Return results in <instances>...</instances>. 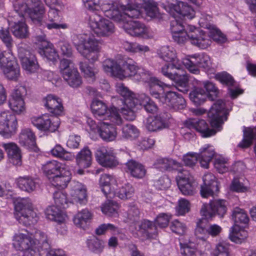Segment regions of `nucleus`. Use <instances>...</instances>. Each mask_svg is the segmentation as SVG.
Here are the masks:
<instances>
[{
    "label": "nucleus",
    "instance_id": "obj_21",
    "mask_svg": "<svg viewBox=\"0 0 256 256\" xmlns=\"http://www.w3.org/2000/svg\"><path fill=\"white\" fill-rule=\"evenodd\" d=\"M204 184L201 186L200 194L203 198L214 196L215 192L219 191L218 182L215 176L211 174H205L202 178Z\"/></svg>",
    "mask_w": 256,
    "mask_h": 256
},
{
    "label": "nucleus",
    "instance_id": "obj_22",
    "mask_svg": "<svg viewBox=\"0 0 256 256\" xmlns=\"http://www.w3.org/2000/svg\"><path fill=\"white\" fill-rule=\"evenodd\" d=\"M18 58L22 68L30 72H34L38 68L35 56L28 50L20 48L18 52Z\"/></svg>",
    "mask_w": 256,
    "mask_h": 256
},
{
    "label": "nucleus",
    "instance_id": "obj_64",
    "mask_svg": "<svg viewBox=\"0 0 256 256\" xmlns=\"http://www.w3.org/2000/svg\"><path fill=\"white\" fill-rule=\"evenodd\" d=\"M191 244V243L180 242L181 256H196V250Z\"/></svg>",
    "mask_w": 256,
    "mask_h": 256
},
{
    "label": "nucleus",
    "instance_id": "obj_41",
    "mask_svg": "<svg viewBox=\"0 0 256 256\" xmlns=\"http://www.w3.org/2000/svg\"><path fill=\"white\" fill-rule=\"evenodd\" d=\"M114 180L113 177L108 174H102L99 180L100 186L102 191L107 197L111 198L114 195L111 188V184Z\"/></svg>",
    "mask_w": 256,
    "mask_h": 256
},
{
    "label": "nucleus",
    "instance_id": "obj_16",
    "mask_svg": "<svg viewBox=\"0 0 256 256\" xmlns=\"http://www.w3.org/2000/svg\"><path fill=\"white\" fill-rule=\"evenodd\" d=\"M96 158L102 166L113 168L118 164L114 150L104 146L99 148L96 152Z\"/></svg>",
    "mask_w": 256,
    "mask_h": 256
},
{
    "label": "nucleus",
    "instance_id": "obj_4",
    "mask_svg": "<svg viewBox=\"0 0 256 256\" xmlns=\"http://www.w3.org/2000/svg\"><path fill=\"white\" fill-rule=\"evenodd\" d=\"M72 42L80 54L89 61L98 60L102 49V42L94 37L86 38L83 34L75 35Z\"/></svg>",
    "mask_w": 256,
    "mask_h": 256
},
{
    "label": "nucleus",
    "instance_id": "obj_18",
    "mask_svg": "<svg viewBox=\"0 0 256 256\" xmlns=\"http://www.w3.org/2000/svg\"><path fill=\"white\" fill-rule=\"evenodd\" d=\"M6 60H4L0 69L8 80L17 81L20 76V68L16 60L12 56Z\"/></svg>",
    "mask_w": 256,
    "mask_h": 256
},
{
    "label": "nucleus",
    "instance_id": "obj_31",
    "mask_svg": "<svg viewBox=\"0 0 256 256\" xmlns=\"http://www.w3.org/2000/svg\"><path fill=\"white\" fill-rule=\"evenodd\" d=\"M113 125H116L110 120L104 122L99 130L100 136L102 140L108 142L114 140L117 136L116 128Z\"/></svg>",
    "mask_w": 256,
    "mask_h": 256
},
{
    "label": "nucleus",
    "instance_id": "obj_45",
    "mask_svg": "<svg viewBox=\"0 0 256 256\" xmlns=\"http://www.w3.org/2000/svg\"><path fill=\"white\" fill-rule=\"evenodd\" d=\"M11 31L14 36L18 38H26L28 36V27L24 22H14L11 27Z\"/></svg>",
    "mask_w": 256,
    "mask_h": 256
},
{
    "label": "nucleus",
    "instance_id": "obj_14",
    "mask_svg": "<svg viewBox=\"0 0 256 256\" xmlns=\"http://www.w3.org/2000/svg\"><path fill=\"white\" fill-rule=\"evenodd\" d=\"M32 123L38 130L44 132H54L60 124V120L57 116H50L44 114L31 118Z\"/></svg>",
    "mask_w": 256,
    "mask_h": 256
},
{
    "label": "nucleus",
    "instance_id": "obj_15",
    "mask_svg": "<svg viewBox=\"0 0 256 256\" xmlns=\"http://www.w3.org/2000/svg\"><path fill=\"white\" fill-rule=\"evenodd\" d=\"M176 180L178 188L184 195L192 196L196 193V183L192 180L188 171L184 168L180 170Z\"/></svg>",
    "mask_w": 256,
    "mask_h": 256
},
{
    "label": "nucleus",
    "instance_id": "obj_20",
    "mask_svg": "<svg viewBox=\"0 0 256 256\" xmlns=\"http://www.w3.org/2000/svg\"><path fill=\"white\" fill-rule=\"evenodd\" d=\"M160 102L176 110H183L186 106V102L182 96L171 91L166 92L160 98Z\"/></svg>",
    "mask_w": 256,
    "mask_h": 256
},
{
    "label": "nucleus",
    "instance_id": "obj_27",
    "mask_svg": "<svg viewBox=\"0 0 256 256\" xmlns=\"http://www.w3.org/2000/svg\"><path fill=\"white\" fill-rule=\"evenodd\" d=\"M138 228V232L145 239L154 238L157 235L156 226L152 221L144 219L140 222Z\"/></svg>",
    "mask_w": 256,
    "mask_h": 256
},
{
    "label": "nucleus",
    "instance_id": "obj_47",
    "mask_svg": "<svg viewBox=\"0 0 256 256\" xmlns=\"http://www.w3.org/2000/svg\"><path fill=\"white\" fill-rule=\"evenodd\" d=\"M38 52L52 62L56 60L58 57L52 44L49 42H44V46H42V48H39Z\"/></svg>",
    "mask_w": 256,
    "mask_h": 256
},
{
    "label": "nucleus",
    "instance_id": "obj_32",
    "mask_svg": "<svg viewBox=\"0 0 256 256\" xmlns=\"http://www.w3.org/2000/svg\"><path fill=\"white\" fill-rule=\"evenodd\" d=\"M86 192L85 186L82 183L74 182L72 184L70 195L74 202L80 204L84 203L86 198Z\"/></svg>",
    "mask_w": 256,
    "mask_h": 256
},
{
    "label": "nucleus",
    "instance_id": "obj_40",
    "mask_svg": "<svg viewBox=\"0 0 256 256\" xmlns=\"http://www.w3.org/2000/svg\"><path fill=\"white\" fill-rule=\"evenodd\" d=\"M199 86L196 84L189 94L190 100L196 105H200L206 100L207 98H210L206 90Z\"/></svg>",
    "mask_w": 256,
    "mask_h": 256
},
{
    "label": "nucleus",
    "instance_id": "obj_10",
    "mask_svg": "<svg viewBox=\"0 0 256 256\" xmlns=\"http://www.w3.org/2000/svg\"><path fill=\"white\" fill-rule=\"evenodd\" d=\"M228 202L224 200L218 199L210 201L209 204H204L200 214L206 218L212 219L217 215L223 218L227 212Z\"/></svg>",
    "mask_w": 256,
    "mask_h": 256
},
{
    "label": "nucleus",
    "instance_id": "obj_38",
    "mask_svg": "<svg viewBox=\"0 0 256 256\" xmlns=\"http://www.w3.org/2000/svg\"><path fill=\"white\" fill-rule=\"evenodd\" d=\"M167 86L164 82L160 81L156 78H151L149 83V91L150 95L159 100L160 102V98L164 96V87Z\"/></svg>",
    "mask_w": 256,
    "mask_h": 256
},
{
    "label": "nucleus",
    "instance_id": "obj_1",
    "mask_svg": "<svg viewBox=\"0 0 256 256\" xmlns=\"http://www.w3.org/2000/svg\"><path fill=\"white\" fill-rule=\"evenodd\" d=\"M228 114L224 102L218 100L212 106L208 114L212 128L204 120L190 118L186 121L184 124L189 129L196 130L203 138L210 137L222 130V124L227 120Z\"/></svg>",
    "mask_w": 256,
    "mask_h": 256
},
{
    "label": "nucleus",
    "instance_id": "obj_8",
    "mask_svg": "<svg viewBox=\"0 0 256 256\" xmlns=\"http://www.w3.org/2000/svg\"><path fill=\"white\" fill-rule=\"evenodd\" d=\"M60 74L64 80L72 88L79 87L82 84V77L76 68L70 60L63 58L59 66Z\"/></svg>",
    "mask_w": 256,
    "mask_h": 256
},
{
    "label": "nucleus",
    "instance_id": "obj_56",
    "mask_svg": "<svg viewBox=\"0 0 256 256\" xmlns=\"http://www.w3.org/2000/svg\"><path fill=\"white\" fill-rule=\"evenodd\" d=\"M232 217L236 224L238 223L246 224L249 221L247 214L243 209L239 208H236L234 210Z\"/></svg>",
    "mask_w": 256,
    "mask_h": 256
},
{
    "label": "nucleus",
    "instance_id": "obj_43",
    "mask_svg": "<svg viewBox=\"0 0 256 256\" xmlns=\"http://www.w3.org/2000/svg\"><path fill=\"white\" fill-rule=\"evenodd\" d=\"M138 105V102L136 100L132 101L130 99L126 100V104L121 108V112L126 120L132 121L135 119L134 108Z\"/></svg>",
    "mask_w": 256,
    "mask_h": 256
},
{
    "label": "nucleus",
    "instance_id": "obj_63",
    "mask_svg": "<svg viewBox=\"0 0 256 256\" xmlns=\"http://www.w3.org/2000/svg\"><path fill=\"white\" fill-rule=\"evenodd\" d=\"M13 7L14 10L20 16L24 18L25 14L28 12V8L24 0H16L14 2Z\"/></svg>",
    "mask_w": 256,
    "mask_h": 256
},
{
    "label": "nucleus",
    "instance_id": "obj_58",
    "mask_svg": "<svg viewBox=\"0 0 256 256\" xmlns=\"http://www.w3.org/2000/svg\"><path fill=\"white\" fill-rule=\"evenodd\" d=\"M134 192V188L129 184H124L120 188L114 195L122 200H126L130 198Z\"/></svg>",
    "mask_w": 256,
    "mask_h": 256
},
{
    "label": "nucleus",
    "instance_id": "obj_9",
    "mask_svg": "<svg viewBox=\"0 0 256 256\" xmlns=\"http://www.w3.org/2000/svg\"><path fill=\"white\" fill-rule=\"evenodd\" d=\"M89 24L94 32L100 36H109L114 31V24L108 20L102 18L96 13L90 16Z\"/></svg>",
    "mask_w": 256,
    "mask_h": 256
},
{
    "label": "nucleus",
    "instance_id": "obj_3",
    "mask_svg": "<svg viewBox=\"0 0 256 256\" xmlns=\"http://www.w3.org/2000/svg\"><path fill=\"white\" fill-rule=\"evenodd\" d=\"M102 66L106 73L120 79L136 76L138 80L146 81V73L131 59L120 60L118 62L109 58L106 59L104 61Z\"/></svg>",
    "mask_w": 256,
    "mask_h": 256
},
{
    "label": "nucleus",
    "instance_id": "obj_2",
    "mask_svg": "<svg viewBox=\"0 0 256 256\" xmlns=\"http://www.w3.org/2000/svg\"><path fill=\"white\" fill-rule=\"evenodd\" d=\"M142 0H136L134 3L130 0H121L116 5L104 3L100 5V8L104 16L116 22L124 20L126 16L129 18H137L141 15L140 8L142 4L139 2Z\"/></svg>",
    "mask_w": 256,
    "mask_h": 256
},
{
    "label": "nucleus",
    "instance_id": "obj_17",
    "mask_svg": "<svg viewBox=\"0 0 256 256\" xmlns=\"http://www.w3.org/2000/svg\"><path fill=\"white\" fill-rule=\"evenodd\" d=\"M12 244L17 250L21 252L32 250L35 245V241L32 234L18 232L14 234L12 238Z\"/></svg>",
    "mask_w": 256,
    "mask_h": 256
},
{
    "label": "nucleus",
    "instance_id": "obj_12",
    "mask_svg": "<svg viewBox=\"0 0 256 256\" xmlns=\"http://www.w3.org/2000/svg\"><path fill=\"white\" fill-rule=\"evenodd\" d=\"M205 217L198 220L195 229L196 236L203 240H206L209 236H216L221 232L222 228L216 224H210Z\"/></svg>",
    "mask_w": 256,
    "mask_h": 256
},
{
    "label": "nucleus",
    "instance_id": "obj_37",
    "mask_svg": "<svg viewBox=\"0 0 256 256\" xmlns=\"http://www.w3.org/2000/svg\"><path fill=\"white\" fill-rule=\"evenodd\" d=\"M76 162L79 167L88 168L92 162V154L88 146L84 147L76 156Z\"/></svg>",
    "mask_w": 256,
    "mask_h": 256
},
{
    "label": "nucleus",
    "instance_id": "obj_51",
    "mask_svg": "<svg viewBox=\"0 0 256 256\" xmlns=\"http://www.w3.org/2000/svg\"><path fill=\"white\" fill-rule=\"evenodd\" d=\"M142 106L148 112L154 114L157 112L156 104L146 95L142 94L138 98V105Z\"/></svg>",
    "mask_w": 256,
    "mask_h": 256
},
{
    "label": "nucleus",
    "instance_id": "obj_57",
    "mask_svg": "<svg viewBox=\"0 0 256 256\" xmlns=\"http://www.w3.org/2000/svg\"><path fill=\"white\" fill-rule=\"evenodd\" d=\"M8 106L13 112L18 114H24L26 111L24 99L10 98Z\"/></svg>",
    "mask_w": 256,
    "mask_h": 256
},
{
    "label": "nucleus",
    "instance_id": "obj_24",
    "mask_svg": "<svg viewBox=\"0 0 256 256\" xmlns=\"http://www.w3.org/2000/svg\"><path fill=\"white\" fill-rule=\"evenodd\" d=\"M19 142L21 146L27 149L35 152L38 151L36 142V136L29 128H25L21 131L19 136Z\"/></svg>",
    "mask_w": 256,
    "mask_h": 256
},
{
    "label": "nucleus",
    "instance_id": "obj_55",
    "mask_svg": "<svg viewBox=\"0 0 256 256\" xmlns=\"http://www.w3.org/2000/svg\"><path fill=\"white\" fill-rule=\"evenodd\" d=\"M181 68V64L172 63L164 64L161 68V72L166 77L171 80L177 74L174 70H180Z\"/></svg>",
    "mask_w": 256,
    "mask_h": 256
},
{
    "label": "nucleus",
    "instance_id": "obj_60",
    "mask_svg": "<svg viewBox=\"0 0 256 256\" xmlns=\"http://www.w3.org/2000/svg\"><path fill=\"white\" fill-rule=\"evenodd\" d=\"M116 91L124 98V102L126 104L127 99L132 101L136 100L138 102V98L135 97V94L130 91L128 88L124 86L123 84H118L116 86Z\"/></svg>",
    "mask_w": 256,
    "mask_h": 256
},
{
    "label": "nucleus",
    "instance_id": "obj_48",
    "mask_svg": "<svg viewBox=\"0 0 256 256\" xmlns=\"http://www.w3.org/2000/svg\"><path fill=\"white\" fill-rule=\"evenodd\" d=\"M17 184L22 190L31 192L36 190L37 182L32 177L24 176L20 177L18 179Z\"/></svg>",
    "mask_w": 256,
    "mask_h": 256
},
{
    "label": "nucleus",
    "instance_id": "obj_53",
    "mask_svg": "<svg viewBox=\"0 0 256 256\" xmlns=\"http://www.w3.org/2000/svg\"><path fill=\"white\" fill-rule=\"evenodd\" d=\"M118 209V203L112 200L106 201L101 206L102 212L109 216H117Z\"/></svg>",
    "mask_w": 256,
    "mask_h": 256
},
{
    "label": "nucleus",
    "instance_id": "obj_5",
    "mask_svg": "<svg viewBox=\"0 0 256 256\" xmlns=\"http://www.w3.org/2000/svg\"><path fill=\"white\" fill-rule=\"evenodd\" d=\"M15 210L20 214L18 221L24 226L36 223L38 218L34 210L31 200L28 198L18 200L15 203Z\"/></svg>",
    "mask_w": 256,
    "mask_h": 256
},
{
    "label": "nucleus",
    "instance_id": "obj_29",
    "mask_svg": "<svg viewBox=\"0 0 256 256\" xmlns=\"http://www.w3.org/2000/svg\"><path fill=\"white\" fill-rule=\"evenodd\" d=\"M192 44L201 49H206L212 44L211 37L206 32L200 30L198 34L190 35Z\"/></svg>",
    "mask_w": 256,
    "mask_h": 256
},
{
    "label": "nucleus",
    "instance_id": "obj_54",
    "mask_svg": "<svg viewBox=\"0 0 256 256\" xmlns=\"http://www.w3.org/2000/svg\"><path fill=\"white\" fill-rule=\"evenodd\" d=\"M92 218L90 212L86 209L79 212L74 218V224L79 227H84Z\"/></svg>",
    "mask_w": 256,
    "mask_h": 256
},
{
    "label": "nucleus",
    "instance_id": "obj_50",
    "mask_svg": "<svg viewBox=\"0 0 256 256\" xmlns=\"http://www.w3.org/2000/svg\"><path fill=\"white\" fill-rule=\"evenodd\" d=\"M86 244L88 250L96 254H101L104 248V242L95 236L88 239Z\"/></svg>",
    "mask_w": 256,
    "mask_h": 256
},
{
    "label": "nucleus",
    "instance_id": "obj_46",
    "mask_svg": "<svg viewBox=\"0 0 256 256\" xmlns=\"http://www.w3.org/2000/svg\"><path fill=\"white\" fill-rule=\"evenodd\" d=\"M5 19H0V40L6 47L10 50L13 46V39L8 28H4L3 24L6 23Z\"/></svg>",
    "mask_w": 256,
    "mask_h": 256
},
{
    "label": "nucleus",
    "instance_id": "obj_44",
    "mask_svg": "<svg viewBox=\"0 0 256 256\" xmlns=\"http://www.w3.org/2000/svg\"><path fill=\"white\" fill-rule=\"evenodd\" d=\"M61 208L56 205L49 206L45 212L46 218L58 223L62 222L64 220V216Z\"/></svg>",
    "mask_w": 256,
    "mask_h": 256
},
{
    "label": "nucleus",
    "instance_id": "obj_19",
    "mask_svg": "<svg viewBox=\"0 0 256 256\" xmlns=\"http://www.w3.org/2000/svg\"><path fill=\"white\" fill-rule=\"evenodd\" d=\"M126 16L122 23V28L129 34L134 36H144L148 34V29L145 24L138 20H127Z\"/></svg>",
    "mask_w": 256,
    "mask_h": 256
},
{
    "label": "nucleus",
    "instance_id": "obj_52",
    "mask_svg": "<svg viewBox=\"0 0 256 256\" xmlns=\"http://www.w3.org/2000/svg\"><path fill=\"white\" fill-rule=\"evenodd\" d=\"M50 152L52 156L65 160H72L74 158L72 153L64 150L60 144L56 145L51 150Z\"/></svg>",
    "mask_w": 256,
    "mask_h": 256
},
{
    "label": "nucleus",
    "instance_id": "obj_28",
    "mask_svg": "<svg viewBox=\"0 0 256 256\" xmlns=\"http://www.w3.org/2000/svg\"><path fill=\"white\" fill-rule=\"evenodd\" d=\"M215 154L214 150L212 146L206 144L202 147L198 154L201 166L205 168H208L210 163Z\"/></svg>",
    "mask_w": 256,
    "mask_h": 256
},
{
    "label": "nucleus",
    "instance_id": "obj_6",
    "mask_svg": "<svg viewBox=\"0 0 256 256\" xmlns=\"http://www.w3.org/2000/svg\"><path fill=\"white\" fill-rule=\"evenodd\" d=\"M160 6L166 10L172 17L191 20L194 16V11L187 4L178 0H166Z\"/></svg>",
    "mask_w": 256,
    "mask_h": 256
},
{
    "label": "nucleus",
    "instance_id": "obj_23",
    "mask_svg": "<svg viewBox=\"0 0 256 256\" xmlns=\"http://www.w3.org/2000/svg\"><path fill=\"white\" fill-rule=\"evenodd\" d=\"M48 20L46 21L38 22L40 25L46 27L48 30L52 29H66L68 26L66 24H60L62 18L59 15L58 11L53 8H50L48 12Z\"/></svg>",
    "mask_w": 256,
    "mask_h": 256
},
{
    "label": "nucleus",
    "instance_id": "obj_34",
    "mask_svg": "<svg viewBox=\"0 0 256 256\" xmlns=\"http://www.w3.org/2000/svg\"><path fill=\"white\" fill-rule=\"evenodd\" d=\"M2 146L5 149L10 162L14 165L21 164V153L18 146L14 142L4 143Z\"/></svg>",
    "mask_w": 256,
    "mask_h": 256
},
{
    "label": "nucleus",
    "instance_id": "obj_49",
    "mask_svg": "<svg viewBox=\"0 0 256 256\" xmlns=\"http://www.w3.org/2000/svg\"><path fill=\"white\" fill-rule=\"evenodd\" d=\"M248 236V232L235 224L229 235L230 240L236 243H242Z\"/></svg>",
    "mask_w": 256,
    "mask_h": 256
},
{
    "label": "nucleus",
    "instance_id": "obj_39",
    "mask_svg": "<svg viewBox=\"0 0 256 256\" xmlns=\"http://www.w3.org/2000/svg\"><path fill=\"white\" fill-rule=\"evenodd\" d=\"M158 54L160 58L167 62L181 64L177 58L176 50L172 47L162 46L158 50Z\"/></svg>",
    "mask_w": 256,
    "mask_h": 256
},
{
    "label": "nucleus",
    "instance_id": "obj_35",
    "mask_svg": "<svg viewBox=\"0 0 256 256\" xmlns=\"http://www.w3.org/2000/svg\"><path fill=\"white\" fill-rule=\"evenodd\" d=\"M71 180V172L66 169L62 170L60 174H56L50 180L52 185L58 188H64L66 187Z\"/></svg>",
    "mask_w": 256,
    "mask_h": 256
},
{
    "label": "nucleus",
    "instance_id": "obj_42",
    "mask_svg": "<svg viewBox=\"0 0 256 256\" xmlns=\"http://www.w3.org/2000/svg\"><path fill=\"white\" fill-rule=\"evenodd\" d=\"M171 80L175 82L176 87L178 91L184 94H186L189 91V78L188 74H180L177 73Z\"/></svg>",
    "mask_w": 256,
    "mask_h": 256
},
{
    "label": "nucleus",
    "instance_id": "obj_36",
    "mask_svg": "<svg viewBox=\"0 0 256 256\" xmlns=\"http://www.w3.org/2000/svg\"><path fill=\"white\" fill-rule=\"evenodd\" d=\"M156 168L159 169L161 171L171 170H176L179 172L182 167L181 164L178 162L172 159L166 158H158L154 162Z\"/></svg>",
    "mask_w": 256,
    "mask_h": 256
},
{
    "label": "nucleus",
    "instance_id": "obj_33",
    "mask_svg": "<svg viewBox=\"0 0 256 256\" xmlns=\"http://www.w3.org/2000/svg\"><path fill=\"white\" fill-rule=\"evenodd\" d=\"M42 168L44 173L50 180L56 174H60L62 170H64L65 168L60 162L52 160L48 161L43 164Z\"/></svg>",
    "mask_w": 256,
    "mask_h": 256
},
{
    "label": "nucleus",
    "instance_id": "obj_25",
    "mask_svg": "<svg viewBox=\"0 0 256 256\" xmlns=\"http://www.w3.org/2000/svg\"><path fill=\"white\" fill-rule=\"evenodd\" d=\"M44 105L48 110L55 116L60 115L63 112V106L60 98L52 94H48L44 98Z\"/></svg>",
    "mask_w": 256,
    "mask_h": 256
},
{
    "label": "nucleus",
    "instance_id": "obj_13",
    "mask_svg": "<svg viewBox=\"0 0 256 256\" xmlns=\"http://www.w3.org/2000/svg\"><path fill=\"white\" fill-rule=\"evenodd\" d=\"M182 64L191 73L194 74L200 73L198 67L208 70L212 66L210 56L204 53L194 54L192 56V59H184Z\"/></svg>",
    "mask_w": 256,
    "mask_h": 256
},
{
    "label": "nucleus",
    "instance_id": "obj_30",
    "mask_svg": "<svg viewBox=\"0 0 256 256\" xmlns=\"http://www.w3.org/2000/svg\"><path fill=\"white\" fill-rule=\"evenodd\" d=\"M145 126L150 132H156L165 128L166 126V119L162 114L154 117L148 118L146 122Z\"/></svg>",
    "mask_w": 256,
    "mask_h": 256
},
{
    "label": "nucleus",
    "instance_id": "obj_26",
    "mask_svg": "<svg viewBox=\"0 0 256 256\" xmlns=\"http://www.w3.org/2000/svg\"><path fill=\"white\" fill-rule=\"evenodd\" d=\"M126 166V172L132 177L140 179L146 176V170L141 163L134 160H130L128 161Z\"/></svg>",
    "mask_w": 256,
    "mask_h": 256
},
{
    "label": "nucleus",
    "instance_id": "obj_62",
    "mask_svg": "<svg viewBox=\"0 0 256 256\" xmlns=\"http://www.w3.org/2000/svg\"><path fill=\"white\" fill-rule=\"evenodd\" d=\"M54 199L56 206L60 208H66L68 206V200L66 194L63 191H56L54 194Z\"/></svg>",
    "mask_w": 256,
    "mask_h": 256
},
{
    "label": "nucleus",
    "instance_id": "obj_61",
    "mask_svg": "<svg viewBox=\"0 0 256 256\" xmlns=\"http://www.w3.org/2000/svg\"><path fill=\"white\" fill-rule=\"evenodd\" d=\"M255 137V134L251 128H247L244 131V138L239 143L238 146L242 148L249 147L252 143Z\"/></svg>",
    "mask_w": 256,
    "mask_h": 256
},
{
    "label": "nucleus",
    "instance_id": "obj_11",
    "mask_svg": "<svg viewBox=\"0 0 256 256\" xmlns=\"http://www.w3.org/2000/svg\"><path fill=\"white\" fill-rule=\"evenodd\" d=\"M17 127V118L14 114L8 110L0 112V134L10 137L16 132Z\"/></svg>",
    "mask_w": 256,
    "mask_h": 256
},
{
    "label": "nucleus",
    "instance_id": "obj_7",
    "mask_svg": "<svg viewBox=\"0 0 256 256\" xmlns=\"http://www.w3.org/2000/svg\"><path fill=\"white\" fill-rule=\"evenodd\" d=\"M91 109L94 114L100 118L109 120L117 125H120L122 123V120L118 109L114 106L108 109L106 104L100 100H94L91 104Z\"/></svg>",
    "mask_w": 256,
    "mask_h": 256
},
{
    "label": "nucleus",
    "instance_id": "obj_59",
    "mask_svg": "<svg viewBox=\"0 0 256 256\" xmlns=\"http://www.w3.org/2000/svg\"><path fill=\"white\" fill-rule=\"evenodd\" d=\"M139 134V130L136 127L130 124L124 125L122 128V136L126 139H134Z\"/></svg>",
    "mask_w": 256,
    "mask_h": 256
}]
</instances>
